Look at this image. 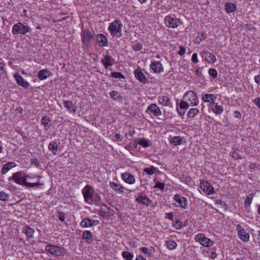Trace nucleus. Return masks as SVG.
I'll list each match as a JSON object with an SVG mask.
<instances>
[{
  "label": "nucleus",
  "instance_id": "1",
  "mask_svg": "<svg viewBox=\"0 0 260 260\" xmlns=\"http://www.w3.org/2000/svg\"><path fill=\"white\" fill-rule=\"evenodd\" d=\"M30 31V28L28 26L24 25L21 22H18L15 24L12 28V32L13 35H25Z\"/></svg>",
  "mask_w": 260,
  "mask_h": 260
},
{
  "label": "nucleus",
  "instance_id": "2",
  "mask_svg": "<svg viewBox=\"0 0 260 260\" xmlns=\"http://www.w3.org/2000/svg\"><path fill=\"white\" fill-rule=\"evenodd\" d=\"M183 100L189 104L190 106H196L198 103V96L192 91L186 92L183 96Z\"/></svg>",
  "mask_w": 260,
  "mask_h": 260
},
{
  "label": "nucleus",
  "instance_id": "3",
  "mask_svg": "<svg viewBox=\"0 0 260 260\" xmlns=\"http://www.w3.org/2000/svg\"><path fill=\"white\" fill-rule=\"evenodd\" d=\"M45 250L50 253L56 256H61L64 255L66 251L63 248L54 245H48L45 247Z\"/></svg>",
  "mask_w": 260,
  "mask_h": 260
},
{
  "label": "nucleus",
  "instance_id": "4",
  "mask_svg": "<svg viewBox=\"0 0 260 260\" xmlns=\"http://www.w3.org/2000/svg\"><path fill=\"white\" fill-rule=\"evenodd\" d=\"M113 211V210L106 206L100 211L101 214L103 216L105 223L109 224L112 223Z\"/></svg>",
  "mask_w": 260,
  "mask_h": 260
},
{
  "label": "nucleus",
  "instance_id": "5",
  "mask_svg": "<svg viewBox=\"0 0 260 260\" xmlns=\"http://www.w3.org/2000/svg\"><path fill=\"white\" fill-rule=\"evenodd\" d=\"M85 201L91 204L93 200V189L89 185L85 186L82 189Z\"/></svg>",
  "mask_w": 260,
  "mask_h": 260
},
{
  "label": "nucleus",
  "instance_id": "6",
  "mask_svg": "<svg viewBox=\"0 0 260 260\" xmlns=\"http://www.w3.org/2000/svg\"><path fill=\"white\" fill-rule=\"evenodd\" d=\"M165 23L166 26L169 28H175L179 26L181 23V20L176 18H172L169 15L165 17Z\"/></svg>",
  "mask_w": 260,
  "mask_h": 260
},
{
  "label": "nucleus",
  "instance_id": "7",
  "mask_svg": "<svg viewBox=\"0 0 260 260\" xmlns=\"http://www.w3.org/2000/svg\"><path fill=\"white\" fill-rule=\"evenodd\" d=\"M27 177V176H22V172H18L13 174L12 176L9 178V180H13L16 183L25 186Z\"/></svg>",
  "mask_w": 260,
  "mask_h": 260
},
{
  "label": "nucleus",
  "instance_id": "8",
  "mask_svg": "<svg viewBox=\"0 0 260 260\" xmlns=\"http://www.w3.org/2000/svg\"><path fill=\"white\" fill-rule=\"evenodd\" d=\"M195 240L200 242V243L204 246L208 247L212 245L213 242L207 237H205L204 235L199 234L195 237Z\"/></svg>",
  "mask_w": 260,
  "mask_h": 260
},
{
  "label": "nucleus",
  "instance_id": "9",
  "mask_svg": "<svg viewBox=\"0 0 260 260\" xmlns=\"http://www.w3.org/2000/svg\"><path fill=\"white\" fill-rule=\"evenodd\" d=\"M200 186L203 191L207 194L210 195L213 193L214 189L212 186H210L206 181L202 180L200 182Z\"/></svg>",
  "mask_w": 260,
  "mask_h": 260
},
{
  "label": "nucleus",
  "instance_id": "10",
  "mask_svg": "<svg viewBox=\"0 0 260 260\" xmlns=\"http://www.w3.org/2000/svg\"><path fill=\"white\" fill-rule=\"evenodd\" d=\"M238 234L240 238L244 242H247L249 239V235L246 233L244 229H242L241 226L238 225L237 226Z\"/></svg>",
  "mask_w": 260,
  "mask_h": 260
},
{
  "label": "nucleus",
  "instance_id": "11",
  "mask_svg": "<svg viewBox=\"0 0 260 260\" xmlns=\"http://www.w3.org/2000/svg\"><path fill=\"white\" fill-rule=\"evenodd\" d=\"M14 78L16 80L17 84L25 88H27L29 87V83L27 81H25L23 77L19 73H15L14 74Z\"/></svg>",
  "mask_w": 260,
  "mask_h": 260
},
{
  "label": "nucleus",
  "instance_id": "12",
  "mask_svg": "<svg viewBox=\"0 0 260 260\" xmlns=\"http://www.w3.org/2000/svg\"><path fill=\"white\" fill-rule=\"evenodd\" d=\"M122 180L129 184H133L135 182V178L133 175L130 173L125 172L121 174Z\"/></svg>",
  "mask_w": 260,
  "mask_h": 260
},
{
  "label": "nucleus",
  "instance_id": "13",
  "mask_svg": "<svg viewBox=\"0 0 260 260\" xmlns=\"http://www.w3.org/2000/svg\"><path fill=\"white\" fill-rule=\"evenodd\" d=\"M134 74L136 79H138L140 82H143L144 83L148 82V81L146 76L140 70L138 69L135 70L134 71Z\"/></svg>",
  "mask_w": 260,
  "mask_h": 260
},
{
  "label": "nucleus",
  "instance_id": "14",
  "mask_svg": "<svg viewBox=\"0 0 260 260\" xmlns=\"http://www.w3.org/2000/svg\"><path fill=\"white\" fill-rule=\"evenodd\" d=\"M149 111L153 113L156 116H160L161 114V112L159 108L154 104H151L148 106L146 112H148Z\"/></svg>",
  "mask_w": 260,
  "mask_h": 260
},
{
  "label": "nucleus",
  "instance_id": "15",
  "mask_svg": "<svg viewBox=\"0 0 260 260\" xmlns=\"http://www.w3.org/2000/svg\"><path fill=\"white\" fill-rule=\"evenodd\" d=\"M174 200L178 203L181 207L185 209L187 205V200L185 198L181 196L178 194H176L174 197Z\"/></svg>",
  "mask_w": 260,
  "mask_h": 260
},
{
  "label": "nucleus",
  "instance_id": "16",
  "mask_svg": "<svg viewBox=\"0 0 260 260\" xmlns=\"http://www.w3.org/2000/svg\"><path fill=\"white\" fill-rule=\"evenodd\" d=\"M92 35L88 29H84L82 31V38L83 43L87 45L89 40L92 38Z\"/></svg>",
  "mask_w": 260,
  "mask_h": 260
},
{
  "label": "nucleus",
  "instance_id": "17",
  "mask_svg": "<svg viewBox=\"0 0 260 260\" xmlns=\"http://www.w3.org/2000/svg\"><path fill=\"white\" fill-rule=\"evenodd\" d=\"M150 68L155 73H160L164 70L162 64L159 61L152 62Z\"/></svg>",
  "mask_w": 260,
  "mask_h": 260
},
{
  "label": "nucleus",
  "instance_id": "18",
  "mask_svg": "<svg viewBox=\"0 0 260 260\" xmlns=\"http://www.w3.org/2000/svg\"><path fill=\"white\" fill-rule=\"evenodd\" d=\"M96 41L101 47L107 46L108 45L107 39L103 34H99L98 35Z\"/></svg>",
  "mask_w": 260,
  "mask_h": 260
},
{
  "label": "nucleus",
  "instance_id": "19",
  "mask_svg": "<svg viewBox=\"0 0 260 260\" xmlns=\"http://www.w3.org/2000/svg\"><path fill=\"white\" fill-rule=\"evenodd\" d=\"M136 201L147 206H149L151 202V201L148 197L143 196L141 194H139L137 197H136Z\"/></svg>",
  "mask_w": 260,
  "mask_h": 260
},
{
  "label": "nucleus",
  "instance_id": "20",
  "mask_svg": "<svg viewBox=\"0 0 260 260\" xmlns=\"http://www.w3.org/2000/svg\"><path fill=\"white\" fill-rule=\"evenodd\" d=\"M203 57L209 63H214L216 60L215 56L211 53L208 51H205L203 54Z\"/></svg>",
  "mask_w": 260,
  "mask_h": 260
},
{
  "label": "nucleus",
  "instance_id": "21",
  "mask_svg": "<svg viewBox=\"0 0 260 260\" xmlns=\"http://www.w3.org/2000/svg\"><path fill=\"white\" fill-rule=\"evenodd\" d=\"M122 24L119 20L115 21V36L120 37L122 35L121 32Z\"/></svg>",
  "mask_w": 260,
  "mask_h": 260
},
{
  "label": "nucleus",
  "instance_id": "22",
  "mask_svg": "<svg viewBox=\"0 0 260 260\" xmlns=\"http://www.w3.org/2000/svg\"><path fill=\"white\" fill-rule=\"evenodd\" d=\"M50 75V72L48 70L43 69L38 72V77L40 80H43L46 79Z\"/></svg>",
  "mask_w": 260,
  "mask_h": 260
},
{
  "label": "nucleus",
  "instance_id": "23",
  "mask_svg": "<svg viewBox=\"0 0 260 260\" xmlns=\"http://www.w3.org/2000/svg\"><path fill=\"white\" fill-rule=\"evenodd\" d=\"M158 101L159 104L165 106H169L171 104L170 100L167 96L162 95L159 96Z\"/></svg>",
  "mask_w": 260,
  "mask_h": 260
},
{
  "label": "nucleus",
  "instance_id": "24",
  "mask_svg": "<svg viewBox=\"0 0 260 260\" xmlns=\"http://www.w3.org/2000/svg\"><path fill=\"white\" fill-rule=\"evenodd\" d=\"M63 105L71 112H75L76 111V106L70 101H64Z\"/></svg>",
  "mask_w": 260,
  "mask_h": 260
},
{
  "label": "nucleus",
  "instance_id": "25",
  "mask_svg": "<svg viewBox=\"0 0 260 260\" xmlns=\"http://www.w3.org/2000/svg\"><path fill=\"white\" fill-rule=\"evenodd\" d=\"M94 220L88 218L83 219L80 222V225L83 228H89L93 225Z\"/></svg>",
  "mask_w": 260,
  "mask_h": 260
},
{
  "label": "nucleus",
  "instance_id": "26",
  "mask_svg": "<svg viewBox=\"0 0 260 260\" xmlns=\"http://www.w3.org/2000/svg\"><path fill=\"white\" fill-rule=\"evenodd\" d=\"M22 232L25 233L29 238H31L33 237L35 231L30 227L26 225L23 228Z\"/></svg>",
  "mask_w": 260,
  "mask_h": 260
},
{
  "label": "nucleus",
  "instance_id": "27",
  "mask_svg": "<svg viewBox=\"0 0 260 260\" xmlns=\"http://www.w3.org/2000/svg\"><path fill=\"white\" fill-rule=\"evenodd\" d=\"M225 10L228 13H232L236 11L237 6L232 3H226L225 5Z\"/></svg>",
  "mask_w": 260,
  "mask_h": 260
},
{
  "label": "nucleus",
  "instance_id": "28",
  "mask_svg": "<svg viewBox=\"0 0 260 260\" xmlns=\"http://www.w3.org/2000/svg\"><path fill=\"white\" fill-rule=\"evenodd\" d=\"M231 156L235 159H240L242 156L240 154V150L237 148H233V151L231 152Z\"/></svg>",
  "mask_w": 260,
  "mask_h": 260
},
{
  "label": "nucleus",
  "instance_id": "29",
  "mask_svg": "<svg viewBox=\"0 0 260 260\" xmlns=\"http://www.w3.org/2000/svg\"><path fill=\"white\" fill-rule=\"evenodd\" d=\"M82 238L85 240L86 242H89L93 240L92 234L89 231H84L82 235Z\"/></svg>",
  "mask_w": 260,
  "mask_h": 260
},
{
  "label": "nucleus",
  "instance_id": "30",
  "mask_svg": "<svg viewBox=\"0 0 260 260\" xmlns=\"http://www.w3.org/2000/svg\"><path fill=\"white\" fill-rule=\"evenodd\" d=\"M119 78V80H115V83L116 82H118V81H121V82L119 83V85L122 86L124 84V82L123 80H121V79H124V76L121 73L115 72V79Z\"/></svg>",
  "mask_w": 260,
  "mask_h": 260
},
{
  "label": "nucleus",
  "instance_id": "31",
  "mask_svg": "<svg viewBox=\"0 0 260 260\" xmlns=\"http://www.w3.org/2000/svg\"><path fill=\"white\" fill-rule=\"evenodd\" d=\"M13 162H8L4 165L3 166L1 172L2 174H6L8 171H9L13 167Z\"/></svg>",
  "mask_w": 260,
  "mask_h": 260
},
{
  "label": "nucleus",
  "instance_id": "32",
  "mask_svg": "<svg viewBox=\"0 0 260 260\" xmlns=\"http://www.w3.org/2000/svg\"><path fill=\"white\" fill-rule=\"evenodd\" d=\"M199 113V109L197 108H191L188 112L187 115L190 118H193Z\"/></svg>",
  "mask_w": 260,
  "mask_h": 260
},
{
  "label": "nucleus",
  "instance_id": "33",
  "mask_svg": "<svg viewBox=\"0 0 260 260\" xmlns=\"http://www.w3.org/2000/svg\"><path fill=\"white\" fill-rule=\"evenodd\" d=\"M181 138L179 136H175L172 138L170 143L175 146L180 145L181 143Z\"/></svg>",
  "mask_w": 260,
  "mask_h": 260
},
{
  "label": "nucleus",
  "instance_id": "34",
  "mask_svg": "<svg viewBox=\"0 0 260 260\" xmlns=\"http://www.w3.org/2000/svg\"><path fill=\"white\" fill-rule=\"evenodd\" d=\"M110 61L111 57L108 55L105 56V57L102 60L103 63L106 68L108 67V66H112V63Z\"/></svg>",
  "mask_w": 260,
  "mask_h": 260
},
{
  "label": "nucleus",
  "instance_id": "35",
  "mask_svg": "<svg viewBox=\"0 0 260 260\" xmlns=\"http://www.w3.org/2000/svg\"><path fill=\"white\" fill-rule=\"evenodd\" d=\"M167 244L168 248L171 250L175 249L177 246V243L174 241L172 240L167 241Z\"/></svg>",
  "mask_w": 260,
  "mask_h": 260
},
{
  "label": "nucleus",
  "instance_id": "36",
  "mask_svg": "<svg viewBox=\"0 0 260 260\" xmlns=\"http://www.w3.org/2000/svg\"><path fill=\"white\" fill-rule=\"evenodd\" d=\"M156 171V168L153 166H151L150 168H145L144 169V172L147 173L149 175H153Z\"/></svg>",
  "mask_w": 260,
  "mask_h": 260
},
{
  "label": "nucleus",
  "instance_id": "37",
  "mask_svg": "<svg viewBox=\"0 0 260 260\" xmlns=\"http://www.w3.org/2000/svg\"><path fill=\"white\" fill-rule=\"evenodd\" d=\"M49 150L51 151H55L57 150L58 146L56 142L55 141L51 142L48 145Z\"/></svg>",
  "mask_w": 260,
  "mask_h": 260
},
{
  "label": "nucleus",
  "instance_id": "38",
  "mask_svg": "<svg viewBox=\"0 0 260 260\" xmlns=\"http://www.w3.org/2000/svg\"><path fill=\"white\" fill-rule=\"evenodd\" d=\"M223 111V108L222 106H218L216 104L215 107L213 108V111L215 113L217 114H221Z\"/></svg>",
  "mask_w": 260,
  "mask_h": 260
},
{
  "label": "nucleus",
  "instance_id": "39",
  "mask_svg": "<svg viewBox=\"0 0 260 260\" xmlns=\"http://www.w3.org/2000/svg\"><path fill=\"white\" fill-rule=\"evenodd\" d=\"M125 189L124 187L115 183V191L120 194L122 193Z\"/></svg>",
  "mask_w": 260,
  "mask_h": 260
},
{
  "label": "nucleus",
  "instance_id": "40",
  "mask_svg": "<svg viewBox=\"0 0 260 260\" xmlns=\"http://www.w3.org/2000/svg\"><path fill=\"white\" fill-rule=\"evenodd\" d=\"M122 256L126 260H132L133 259V255L128 251H124L122 252Z\"/></svg>",
  "mask_w": 260,
  "mask_h": 260
},
{
  "label": "nucleus",
  "instance_id": "41",
  "mask_svg": "<svg viewBox=\"0 0 260 260\" xmlns=\"http://www.w3.org/2000/svg\"><path fill=\"white\" fill-rule=\"evenodd\" d=\"M138 143L143 147H148L150 145V141L145 139H141L139 141Z\"/></svg>",
  "mask_w": 260,
  "mask_h": 260
},
{
  "label": "nucleus",
  "instance_id": "42",
  "mask_svg": "<svg viewBox=\"0 0 260 260\" xmlns=\"http://www.w3.org/2000/svg\"><path fill=\"white\" fill-rule=\"evenodd\" d=\"M132 48L135 51H140L142 48V45L139 43H135L133 45H132Z\"/></svg>",
  "mask_w": 260,
  "mask_h": 260
},
{
  "label": "nucleus",
  "instance_id": "43",
  "mask_svg": "<svg viewBox=\"0 0 260 260\" xmlns=\"http://www.w3.org/2000/svg\"><path fill=\"white\" fill-rule=\"evenodd\" d=\"M189 106V104H188L185 100L181 101L180 103V108L184 110H186Z\"/></svg>",
  "mask_w": 260,
  "mask_h": 260
},
{
  "label": "nucleus",
  "instance_id": "44",
  "mask_svg": "<svg viewBox=\"0 0 260 260\" xmlns=\"http://www.w3.org/2000/svg\"><path fill=\"white\" fill-rule=\"evenodd\" d=\"M50 118L47 116H44L41 119V122L44 126H48Z\"/></svg>",
  "mask_w": 260,
  "mask_h": 260
},
{
  "label": "nucleus",
  "instance_id": "45",
  "mask_svg": "<svg viewBox=\"0 0 260 260\" xmlns=\"http://www.w3.org/2000/svg\"><path fill=\"white\" fill-rule=\"evenodd\" d=\"M8 194L4 191H0V200L2 201H6L8 198Z\"/></svg>",
  "mask_w": 260,
  "mask_h": 260
},
{
  "label": "nucleus",
  "instance_id": "46",
  "mask_svg": "<svg viewBox=\"0 0 260 260\" xmlns=\"http://www.w3.org/2000/svg\"><path fill=\"white\" fill-rule=\"evenodd\" d=\"M209 74L213 78L217 76V72L215 69L211 68L209 70Z\"/></svg>",
  "mask_w": 260,
  "mask_h": 260
},
{
  "label": "nucleus",
  "instance_id": "47",
  "mask_svg": "<svg viewBox=\"0 0 260 260\" xmlns=\"http://www.w3.org/2000/svg\"><path fill=\"white\" fill-rule=\"evenodd\" d=\"M6 73L5 63L3 62H0V76L4 75Z\"/></svg>",
  "mask_w": 260,
  "mask_h": 260
},
{
  "label": "nucleus",
  "instance_id": "48",
  "mask_svg": "<svg viewBox=\"0 0 260 260\" xmlns=\"http://www.w3.org/2000/svg\"><path fill=\"white\" fill-rule=\"evenodd\" d=\"M43 184L36 182V183H29L26 182L25 186L28 187H38L40 185H42Z\"/></svg>",
  "mask_w": 260,
  "mask_h": 260
},
{
  "label": "nucleus",
  "instance_id": "49",
  "mask_svg": "<svg viewBox=\"0 0 260 260\" xmlns=\"http://www.w3.org/2000/svg\"><path fill=\"white\" fill-rule=\"evenodd\" d=\"M173 226L176 230H180L182 226L179 220H176L175 223H173Z\"/></svg>",
  "mask_w": 260,
  "mask_h": 260
},
{
  "label": "nucleus",
  "instance_id": "50",
  "mask_svg": "<svg viewBox=\"0 0 260 260\" xmlns=\"http://www.w3.org/2000/svg\"><path fill=\"white\" fill-rule=\"evenodd\" d=\"M252 196L251 194L249 195L246 199L245 204L247 206H249L251 203L252 200Z\"/></svg>",
  "mask_w": 260,
  "mask_h": 260
},
{
  "label": "nucleus",
  "instance_id": "51",
  "mask_svg": "<svg viewBox=\"0 0 260 260\" xmlns=\"http://www.w3.org/2000/svg\"><path fill=\"white\" fill-rule=\"evenodd\" d=\"M213 96V94H206L202 97V99L205 102H209V99H211Z\"/></svg>",
  "mask_w": 260,
  "mask_h": 260
},
{
  "label": "nucleus",
  "instance_id": "52",
  "mask_svg": "<svg viewBox=\"0 0 260 260\" xmlns=\"http://www.w3.org/2000/svg\"><path fill=\"white\" fill-rule=\"evenodd\" d=\"M140 250L143 253H144L145 254H146L148 255H151L150 251L149 250L148 248L147 247H141Z\"/></svg>",
  "mask_w": 260,
  "mask_h": 260
},
{
  "label": "nucleus",
  "instance_id": "53",
  "mask_svg": "<svg viewBox=\"0 0 260 260\" xmlns=\"http://www.w3.org/2000/svg\"><path fill=\"white\" fill-rule=\"evenodd\" d=\"M58 218L61 221H64L66 219L65 214L62 212H59Z\"/></svg>",
  "mask_w": 260,
  "mask_h": 260
},
{
  "label": "nucleus",
  "instance_id": "54",
  "mask_svg": "<svg viewBox=\"0 0 260 260\" xmlns=\"http://www.w3.org/2000/svg\"><path fill=\"white\" fill-rule=\"evenodd\" d=\"M155 187L158 188L160 189H163L165 188V184L161 182H157L155 184Z\"/></svg>",
  "mask_w": 260,
  "mask_h": 260
},
{
  "label": "nucleus",
  "instance_id": "55",
  "mask_svg": "<svg viewBox=\"0 0 260 260\" xmlns=\"http://www.w3.org/2000/svg\"><path fill=\"white\" fill-rule=\"evenodd\" d=\"M179 48H180V50L178 51V53L180 55L182 56L185 53L186 50H185V48L182 46H180Z\"/></svg>",
  "mask_w": 260,
  "mask_h": 260
},
{
  "label": "nucleus",
  "instance_id": "56",
  "mask_svg": "<svg viewBox=\"0 0 260 260\" xmlns=\"http://www.w3.org/2000/svg\"><path fill=\"white\" fill-rule=\"evenodd\" d=\"M191 61L194 63H197L198 61L197 54L194 53L192 54Z\"/></svg>",
  "mask_w": 260,
  "mask_h": 260
},
{
  "label": "nucleus",
  "instance_id": "57",
  "mask_svg": "<svg viewBox=\"0 0 260 260\" xmlns=\"http://www.w3.org/2000/svg\"><path fill=\"white\" fill-rule=\"evenodd\" d=\"M31 162L32 164H34L37 167H39L40 166L39 161L36 158H31Z\"/></svg>",
  "mask_w": 260,
  "mask_h": 260
},
{
  "label": "nucleus",
  "instance_id": "58",
  "mask_svg": "<svg viewBox=\"0 0 260 260\" xmlns=\"http://www.w3.org/2000/svg\"><path fill=\"white\" fill-rule=\"evenodd\" d=\"M109 30H110L111 35H113L114 34V22L110 24L109 27Z\"/></svg>",
  "mask_w": 260,
  "mask_h": 260
},
{
  "label": "nucleus",
  "instance_id": "59",
  "mask_svg": "<svg viewBox=\"0 0 260 260\" xmlns=\"http://www.w3.org/2000/svg\"><path fill=\"white\" fill-rule=\"evenodd\" d=\"M166 218L168 219L173 220V214L172 212L166 213Z\"/></svg>",
  "mask_w": 260,
  "mask_h": 260
},
{
  "label": "nucleus",
  "instance_id": "60",
  "mask_svg": "<svg viewBox=\"0 0 260 260\" xmlns=\"http://www.w3.org/2000/svg\"><path fill=\"white\" fill-rule=\"evenodd\" d=\"M253 102L257 106L260 108V98H256L254 100Z\"/></svg>",
  "mask_w": 260,
  "mask_h": 260
},
{
  "label": "nucleus",
  "instance_id": "61",
  "mask_svg": "<svg viewBox=\"0 0 260 260\" xmlns=\"http://www.w3.org/2000/svg\"><path fill=\"white\" fill-rule=\"evenodd\" d=\"M115 139H116V141H119V142H121L122 141V139L121 135L120 134H117L115 136Z\"/></svg>",
  "mask_w": 260,
  "mask_h": 260
},
{
  "label": "nucleus",
  "instance_id": "62",
  "mask_svg": "<svg viewBox=\"0 0 260 260\" xmlns=\"http://www.w3.org/2000/svg\"><path fill=\"white\" fill-rule=\"evenodd\" d=\"M254 80L257 84L260 85V75L255 76L254 77Z\"/></svg>",
  "mask_w": 260,
  "mask_h": 260
},
{
  "label": "nucleus",
  "instance_id": "63",
  "mask_svg": "<svg viewBox=\"0 0 260 260\" xmlns=\"http://www.w3.org/2000/svg\"><path fill=\"white\" fill-rule=\"evenodd\" d=\"M241 114L240 112H239L238 111H235L234 117L235 118H241Z\"/></svg>",
  "mask_w": 260,
  "mask_h": 260
},
{
  "label": "nucleus",
  "instance_id": "64",
  "mask_svg": "<svg viewBox=\"0 0 260 260\" xmlns=\"http://www.w3.org/2000/svg\"><path fill=\"white\" fill-rule=\"evenodd\" d=\"M177 112H178V114H179L180 115H181V116L185 114V110H182V109H181V110H179V108H178V107L177 108Z\"/></svg>",
  "mask_w": 260,
  "mask_h": 260
}]
</instances>
